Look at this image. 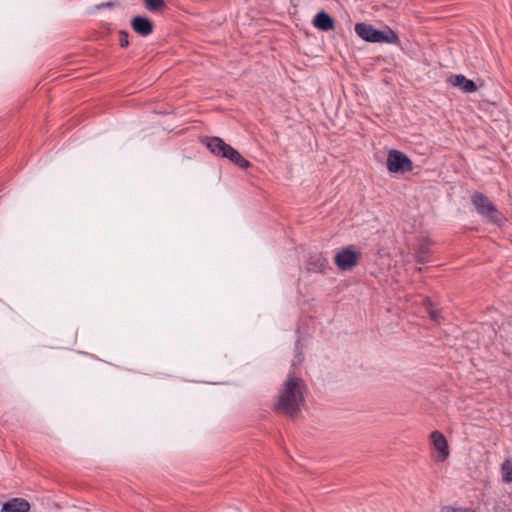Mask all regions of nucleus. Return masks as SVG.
<instances>
[{
  "mask_svg": "<svg viewBox=\"0 0 512 512\" xmlns=\"http://www.w3.org/2000/svg\"><path fill=\"white\" fill-rule=\"evenodd\" d=\"M306 394L305 381L290 372L278 390L275 410L289 417L296 416L305 404Z\"/></svg>",
  "mask_w": 512,
  "mask_h": 512,
  "instance_id": "1",
  "label": "nucleus"
},
{
  "mask_svg": "<svg viewBox=\"0 0 512 512\" xmlns=\"http://www.w3.org/2000/svg\"><path fill=\"white\" fill-rule=\"evenodd\" d=\"M355 33L364 41L372 43L399 44L400 39L396 32L389 27L384 30L375 29L371 24L357 23Z\"/></svg>",
  "mask_w": 512,
  "mask_h": 512,
  "instance_id": "2",
  "label": "nucleus"
},
{
  "mask_svg": "<svg viewBox=\"0 0 512 512\" xmlns=\"http://www.w3.org/2000/svg\"><path fill=\"white\" fill-rule=\"evenodd\" d=\"M205 144L211 153L216 156L229 159L232 163L242 169L250 166V162L248 160L219 137H207L205 139Z\"/></svg>",
  "mask_w": 512,
  "mask_h": 512,
  "instance_id": "3",
  "label": "nucleus"
},
{
  "mask_svg": "<svg viewBox=\"0 0 512 512\" xmlns=\"http://www.w3.org/2000/svg\"><path fill=\"white\" fill-rule=\"evenodd\" d=\"M471 202L476 211L489 222L494 224H501L504 220L503 214L498 211L495 205L489 200L487 196L482 193L476 192L471 196Z\"/></svg>",
  "mask_w": 512,
  "mask_h": 512,
  "instance_id": "4",
  "label": "nucleus"
},
{
  "mask_svg": "<svg viewBox=\"0 0 512 512\" xmlns=\"http://www.w3.org/2000/svg\"><path fill=\"white\" fill-rule=\"evenodd\" d=\"M387 169L391 173H406L412 171L413 165L404 153L391 150L387 157Z\"/></svg>",
  "mask_w": 512,
  "mask_h": 512,
  "instance_id": "5",
  "label": "nucleus"
},
{
  "mask_svg": "<svg viewBox=\"0 0 512 512\" xmlns=\"http://www.w3.org/2000/svg\"><path fill=\"white\" fill-rule=\"evenodd\" d=\"M359 259L360 253L349 246L336 252L334 262L340 270L349 271L358 264Z\"/></svg>",
  "mask_w": 512,
  "mask_h": 512,
  "instance_id": "6",
  "label": "nucleus"
},
{
  "mask_svg": "<svg viewBox=\"0 0 512 512\" xmlns=\"http://www.w3.org/2000/svg\"><path fill=\"white\" fill-rule=\"evenodd\" d=\"M430 440L437 452L436 459L438 461H445L449 456V447L445 436L439 431H433L430 434Z\"/></svg>",
  "mask_w": 512,
  "mask_h": 512,
  "instance_id": "7",
  "label": "nucleus"
},
{
  "mask_svg": "<svg viewBox=\"0 0 512 512\" xmlns=\"http://www.w3.org/2000/svg\"><path fill=\"white\" fill-rule=\"evenodd\" d=\"M30 503L24 498H12L5 502L0 512H29Z\"/></svg>",
  "mask_w": 512,
  "mask_h": 512,
  "instance_id": "8",
  "label": "nucleus"
},
{
  "mask_svg": "<svg viewBox=\"0 0 512 512\" xmlns=\"http://www.w3.org/2000/svg\"><path fill=\"white\" fill-rule=\"evenodd\" d=\"M131 26L133 30L141 36H148L153 31L152 22L142 16H136L131 21Z\"/></svg>",
  "mask_w": 512,
  "mask_h": 512,
  "instance_id": "9",
  "label": "nucleus"
},
{
  "mask_svg": "<svg viewBox=\"0 0 512 512\" xmlns=\"http://www.w3.org/2000/svg\"><path fill=\"white\" fill-rule=\"evenodd\" d=\"M449 82L453 86L459 87L465 93H473L477 90L476 84L461 74L451 76L449 78Z\"/></svg>",
  "mask_w": 512,
  "mask_h": 512,
  "instance_id": "10",
  "label": "nucleus"
},
{
  "mask_svg": "<svg viewBox=\"0 0 512 512\" xmlns=\"http://www.w3.org/2000/svg\"><path fill=\"white\" fill-rule=\"evenodd\" d=\"M313 24L315 27L322 31H329L334 28L333 18L324 11L316 14L313 19Z\"/></svg>",
  "mask_w": 512,
  "mask_h": 512,
  "instance_id": "11",
  "label": "nucleus"
},
{
  "mask_svg": "<svg viewBox=\"0 0 512 512\" xmlns=\"http://www.w3.org/2000/svg\"><path fill=\"white\" fill-rule=\"evenodd\" d=\"M327 260L322 256H317L315 261H312L308 265V270L313 272H322L327 266Z\"/></svg>",
  "mask_w": 512,
  "mask_h": 512,
  "instance_id": "12",
  "label": "nucleus"
},
{
  "mask_svg": "<svg viewBox=\"0 0 512 512\" xmlns=\"http://www.w3.org/2000/svg\"><path fill=\"white\" fill-rule=\"evenodd\" d=\"M502 479L506 483H512V462L510 460H506L502 464Z\"/></svg>",
  "mask_w": 512,
  "mask_h": 512,
  "instance_id": "13",
  "label": "nucleus"
},
{
  "mask_svg": "<svg viewBox=\"0 0 512 512\" xmlns=\"http://www.w3.org/2000/svg\"><path fill=\"white\" fill-rule=\"evenodd\" d=\"M426 302H427L426 310L429 314V317L431 318V320L438 322L440 320L439 311L433 307L432 303L429 300H427Z\"/></svg>",
  "mask_w": 512,
  "mask_h": 512,
  "instance_id": "14",
  "label": "nucleus"
},
{
  "mask_svg": "<svg viewBox=\"0 0 512 512\" xmlns=\"http://www.w3.org/2000/svg\"><path fill=\"white\" fill-rule=\"evenodd\" d=\"M146 7L151 11H157L163 8L164 2L163 0H146Z\"/></svg>",
  "mask_w": 512,
  "mask_h": 512,
  "instance_id": "15",
  "label": "nucleus"
},
{
  "mask_svg": "<svg viewBox=\"0 0 512 512\" xmlns=\"http://www.w3.org/2000/svg\"><path fill=\"white\" fill-rule=\"evenodd\" d=\"M425 253H426V250H425L424 246H421L420 251L417 255V260L419 263H425L427 261Z\"/></svg>",
  "mask_w": 512,
  "mask_h": 512,
  "instance_id": "16",
  "label": "nucleus"
},
{
  "mask_svg": "<svg viewBox=\"0 0 512 512\" xmlns=\"http://www.w3.org/2000/svg\"><path fill=\"white\" fill-rule=\"evenodd\" d=\"M120 45L121 47H127L129 45L128 34L126 32L122 31L120 33Z\"/></svg>",
  "mask_w": 512,
  "mask_h": 512,
  "instance_id": "17",
  "label": "nucleus"
},
{
  "mask_svg": "<svg viewBox=\"0 0 512 512\" xmlns=\"http://www.w3.org/2000/svg\"><path fill=\"white\" fill-rule=\"evenodd\" d=\"M113 4L111 2H107V3H103L99 6V8H103V7H111Z\"/></svg>",
  "mask_w": 512,
  "mask_h": 512,
  "instance_id": "18",
  "label": "nucleus"
}]
</instances>
